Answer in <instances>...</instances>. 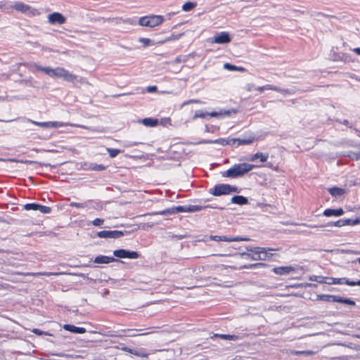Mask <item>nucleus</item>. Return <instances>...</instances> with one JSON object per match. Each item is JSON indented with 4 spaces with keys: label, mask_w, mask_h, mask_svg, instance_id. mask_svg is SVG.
Segmentation results:
<instances>
[{
    "label": "nucleus",
    "mask_w": 360,
    "mask_h": 360,
    "mask_svg": "<svg viewBox=\"0 0 360 360\" xmlns=\"http://www.w3.org/2000/svg\"><path fill=\"white\" fill-rule=\"evenodd\" d=\"M350 77L352 78V79H355L356 80H358V79H359V77L356 75H352L350 76Z\"/></svg>",
    "instance_id": "obj_60"
},
{
    "label": "nucleus",
    "mask_w": 360,
    "mask_h": 360,
    "mask_svg": "<svg viewBox=\"0 0 360 360\" xmlns=\"http://www.w3.org/2000/svg\"><path fill=\"white\" fill-rule=\"evenodd\" d=\"M141 123H142L146 127H155L158 125V120L157 119L147 117V118L143 119L141 121Z\"/></svg>",
    "instance_id": "obj_26"
},
{
    "label": "nucleus",
    "mask_w": 360,
    "mask_h": 360,
    "mask_svg": "<svg viewBox=\"0 0 360 360\" xmlns=\"http://www.w3.org/2000/svg\"><path fill=\"white\" fill-rule=\"evenodd\" d=\"M139 144V143H138V142H130V141H128V142H126L124 143V146L125 147H132V146H137Z\"/></svg>",
    "instance_id": "obj_50"
},
{
    "label": "nucleus",
    "mask_w": 360,
    "mask_h": 360,
    "mask_svg": "<svg viewBox=\"0 0 360 360\" xmlns=\"http://www.w3.org/2000/svg\"><path fill=\"white\" fill-rule=\"evenodd\" d=\"M150 19V27H155L156 26H158L161 25L165 19L162 15H149Z\"/></svg>",
    "instance_id": "obj_18"
},
{
    "label": "nucleus",
    "mask_w": 360,
    "mask_h": 360,
    "mask_svg": "<svg viewBox=\"0 0 360 360\" xmlns=\"http://www.w3.org/2000/svg\"><path fill=\"white\" fill-rule=\"evenodd\" d=\"M28 121L37 126H39L41 127H46V128L60 127L64 126V124L62 122H39L32 121L30 120H28Z\"/></svg>",
    "instance_id": "obj_16"
},
{
    "label": "nucleus",
    "mask_w": 360,
    "mask_h": 360,
    "mask_svg": "<svg viewBox=\"0 0 360 360\" xmlns=\"http://www.w3.org/2000/svg\"><path fill=\"white\" fill-rule=\"evenodd\" d=\"M190 103H203V102L201 101L200 100L191 99V100H188V101H185L184 103V105H188Z\"/></svg>",
    "instance_id": "obj_44"
},
{
    "label": "nucleus",
    "mask_w": 360,
    "mask_h": 360,
    "mask_svg": "<svg viewBox=\"0 0 360 360\" xmlns=\"http://www.w3.org/2000/svg\"><path fill=\"white\" fill-rule=\"evenodd\" d=\"M269 158V154L268 153H262L260 152H257L255 154H254L249 160L250 161H255L257 159H259L261 162H265L267 161Z\"/></svg>",
    "instance_id": "obj_21"
},
{
    "label": "nucleus",
    "mask_w": 360,
    "mask_h": 360,
    "mask_svg": "<svg viewBox=\"0 0 360 360\" xmlns=\"http://www.w3.org/2000/svg\"><path fill=\"white\" fill-rule=\"evenodd\" d=\"M4 288V286L3 284L0 283V289Z\"/></svg>",
    "instance_id": "obj_63"
},
{
    "label": "nucleus",
    "mask_w": 360,
    "mask_h": 360,
    "mask_svg": "<svg viewBox=\"0 0 360 360\" xmlns=\"http://www.w3.org/2000/svg\"><path fill=\"white\" fill-rule=\"evenodd\" d=\"M134 355H136L138 356H141V357H147L148 356V354H146V352H144L142 350H140V351L135 350V352H134Z\"/></svg>",
    "instance_id": "obj_42"
},
{
    "label": "nucleus",
    "mask_w": 360,
    "mask_h": 360,
    "mask_svg": "<svg viewBox=\"0 0 360 360\" xmlns=\"http://www.w3.org/2000/svg\"><path fill=\"white\" fill-rule=\"evenodd\" d=\"M105 169V167H104L102 165H95L94 166H91V169L96 170V171L104 170Z\"/></svg>",
    "instance_id": "obj_46"
},
{
    "label": "nucleus",
    "mask_w": 360,
    "mask_h": 360,
    "mask_svg": "<svg viewBox=\"0 0 360 360\" xmlns=\"http://www.w3.org/2000/svg\"><path fill=\"white\" fill-rule=\"evenodd\" d=\"M115 257L118 258L137 259L139 255L137 252L129 251L124 249L116 250L113 252Z\"/></svg>",
    "instance_id": "obj_7"
},
{
    "label": "nucleus",
    "mask_w": 360,
    "mask_h": 360,
    "mask_svg": "<svg viewBox=\"0 0 360 360\" xmlns=\"http://www.w3.org/2000/svg\"><path fill=\"white\" fill-rule=\"evenodd\" d=\"M210 239L214 241H226V242H233V241H248L249 238H241V237H227L224 236H211Z\"/></svg>",
    "instance_id": "obj_13"
},
{
    "label": "nucleus",
    "mask_w": 360,
    "mask_h": 360,
    "mask_svg": "<svg viewBox=\"0 0 360 360\" xmlns=\"http://www.w3.org/2000/svg\"><path fill=\"white\" fill-rule=\"evenodd\" d=\"M255 89H256L255 85L252 83L248 84L245 86V89L249 92L252 91L253 90H255Z\"/></svg>",
    "instance_id": "obj_45"
},
{
    "label": "nucleus",
    "mask_w": 360,
    "mask_h": 360,
    "mask_svg": "<svg viewBox=\"0 0 360 360\" xmlns=\"http://www.w3.org/2000/svg\"><path fill=\"white\" fill-rule=\"evenodd\" d=\"M295 271V268L291 266H279L274 269V272L278 275H286Z\"/></svg>",
    "instance_id": "obj_17"
},
{
    "label": "nucleus",
    "mask_w": 360,
    "mask_h": 360,
    "mask_svg": "<svg viewBox=\"0 0 360 360\" xmlns=\"http://www.w3.org/2000/svg\"><path fill=\"white\" fill-rule=\"evenodd\" d=\"M209 192L214 196H219L221 195H228L231 193H237L238 188L226 184H219L215 185Z\"/></svg>",
    "instance_id": "obj_4"
},
{
    "label": "nucleus",
    "mask_w": 360,
    "mask_h": 360,
    "mask_svg": "<svg viewBox=\"0 0 360 360\" xmlns=\"http://www.w3.org/2000/svg\"><path fill=\"white\" fill-rule=\"evenodd\" d=\"M127 231H101L96 232L95 236L101 238H119L124 236Z\"/></svg>",
    "instance_id": "obj_6"
},
{
    "label": "nucleus",
    "mask_w": 360,
    "mask_h": 360,
    "mask_svg": "<svg viewBox=\"0 0 360 360\" xmlns=\"http://www.w3.org/2000/svg\"><path fill=\"white\" fill-rule=\"evenodd\" d=\"M224 69L228 70L238 71V72H243L246 70L245 68L243 67L236 66V65H231L229 63H224Z\"/></svg>",
    "instance_id": "obj_28"
},
{
    "label": "nucleus",
    "mask_w": 360,
    "mask_h": 360,
    "mask_svg": "<svg viewBox=\"0 0 360 360\" xmlns=\"http://www.w3.org/2000/svg\"><path fill=\"white\" fill-rule=\"evenodd\" d=\"M48 20L51 25H63L66 22V18L61 13L55 12L48 15Z\"/></svg>",
    "instance_id": "obj_12"
},
{
    "label": "nucleus",
    "mask_w": 360,
    "mask_h": 360,
    "mask_svg": "<svg viewBox=\"0 0 360 360\" xmlns=\"http://www.w3.org/2000/svg\"><path fill=\"white\" fill-rule=\"evenodd\" d=\"M171 120L169 118H165L161 120V124L166 126L170 124Z\"/></svg>",
    "instance_id": "obj_51"
},
{
    "label": "nucleus",
    "mask_w": 360,
    "mask_h": 360,
    "mask_svg": "<svg viewBox=\"0 0 360 360\" xmlns=\"http://www.w3.org/2000/svg\"><path fill=\"white\" fill-rule=\"evenodd\" d=\"M231 201L232 203L237 205H245L248 203V198L242 195H235L232 197Z\"/></svg>",
    "instance_id": "obj_24"
},
{
    "label": "nucleus",
    "mask_w": 360,
    "mask_h": 360,
    "mask_svg": "<svg viewBox=\"0 0 360 360\" xmlns=\"http://www.w3.org/2000/svg\"><path fill=\"white\" fill-rule=\"evenodd\" d=\"M342 301H343V298H342V297H339V296H335V295H334V300H333V302H340V303H342Z\"/></svg>",
    "instance_id": "obj_54"
},
{
    "label": "nucleus",
    "mask_w": 360,
    "mask_h": 360,
    "mask_svg": "<svg viewBox=\"0 0 360 360\" xmlns=\"http://www.w3.org/2000/svg\"><path fill=\"white\" fill-rule=\"evenodd\" d=\"M349 157L352 159H354V160H359V159H360V151L358 152V153H352V154L349 155Z\"/></svg>",
    "instance_id": "obj_47"
},
{
    "label": "nucleus",
    "mask_w": 360,
    "mask_h": 360,
    "mask_svg": "<svg viewBox=\"0 0 360 360\" xmlns=\"http://www.w3.org/2000/svg\"><path fill=\"white\" fill-rule=\"evenodd\" d=\"M115 261H116V259L114 257L108 256H98L94 259V262L97 264H109Z\"/></svg>",
    "instance_id": "obj_22"
},
{
    "label": "nucleus",
    "mask_w": 360,
    "mask_h": 360,
    "mask_svg": "<svg viewBox=\"0 0 360 360\" xmlns=\"http://www.w3.org/2000/svg\"><path fill=\"white\" fill-rule=\"evenodd\" d=\"M256 166L248 163L236 164L228 170L225 171L222 176L229 178H238L248 173Z\"/></svg>",
    "instance_id": "obj_2"
},
{
    "label": "nucleus",
    "mask_w": 360,
    "mask_h": 360,
    "mask_svg": "<svg viewBox=\"0 0 360 360\" xmlns=\"http://www.w3.org/2000/svg\"><path fill=\"white\" fill-rule=\"evenodd\" d=\"M247 250L252 252V254L243 253V255L250 257L253 260H266L272 255L271 254L268 253L267 250L264 248H247Z\"/></svg>",
    "instance_id": "obj_5"
},
{
    "label": "nucleus",
    "mask_w": 360,
    "mask_h": 360,
    "mask_svg": "<svg viewBox=\"0 0 360 360\" xmlns=\"http://www.w3.org/2000/svg\"><path fill=\"white\" fill-rule=\"evenodd\" d=\"M303 226H307V227H310V228H314V227H318L316 225H307L305 224H302Z\"/></svg>",
    "instance_id": "obj_58"
},
{
    "label": "nucleus",
    "mask_w": 360,
    "mask_h": 360,
    "mask_svg": "<svg viewBox=\"0 0 360 360\" xmlns=\"http://www.w3.org/2000/svg\"><path fill=\"white\" fill-rule=\"evenodd\" d=\"M64 329L74 333H83L85 332V329L80 327H77L73 325L66 324L64 326Z\"/></svg>",
    "instance_id": "obj_25"
},
{
    "label": "nucleus",
    "mask_w": 360,
    "mask_h": 360,
    "mask_svg": "<svg viewBox=\"0 0 360 360\" xmlns=\"http://www.w3.org/2000/svg\"><path fill=\"white\" fill-rule=\"evenodd\" d=\"M344 214V211L342 208L339 209H326L323 212V215L326 217H330V216H341Z\"/></svg>",
    "instance_id": "obj_19"
},
{
    "label": "nucleus",
    "mask_w": 360,
    "mask_h": 360,
    "mask_svg": "<svg viewBox=\"0 0 360 360\" xmlns=\"http://www.w3.org/2000/svg\"><path fill=\"white\" fill-rule=\"evenodd\" d=\"M203 209V207L199 205H187V212H195L200 211Z\"/></svg>",
    "instance_id": "obj_35"
},
{
    "label": "nucleus",
    "mask_w": 360,
    "mask_h": 360,
    "mask_svg": "<svg viewBox=\"0 0 360 360\" xmlns=\"http://www.w3.org/2000/svg\"><path fill=\"white\" fill-rule=\"evenodd\" d=\"M179 212H187V205H179L176 207H173L158 212L159 214L166 215L167 214H176Z\"/></svg>",
    "instance_id": "obj_14"
},
{
    "label": "nucleus",
    "mask_w": 360,
    "mask_h": 360,
    "mask_svg": "<svg viewBox=\"0 0 360 360\" xmlns=\"http://www.w3.org/2000/svg\"><path fill=\"white\" fill-rule=\"evenodd\" d=\"M139 24L143 27H150L149 15L140 18L139 20Z\"/></svg>",
    "instance_id": "obj_33"
},
{
    "label": "nucleus",
    "mask_w": 360,
    "mask_h": 360,
    "mask_svg": "<svg viewBox=\"0 0 360 360\" xmlns=\"http://www.w3.org/2000/svg\"><path fill=\"white\" fill-rule=\"evenodd\" d=\"M32 72L35 70L41 71L51 77L63 78L68 82H73L76 79V76L66 70L63 68L58 67L51 68L50 67H42L36 63L30 65Z\"/></svg>",
    "instance_id": "obj_1"
},
{
    "label": "nucleus",
    "mask_w": 360,
    "mask_h": 360,
    "mask_svg": "<svg viewBox=\"0 0 360 360\" xmlns=\"http://www.w3.org/2000/svg\"><path fill=\"white\" fill-rule=\"evenodd\" d=\"M352 51L358 55H360V48H354Z\"/></svg>",
    "instance_id": "obj_55"
},
{
    "label": "nucleus",
    "mask_w": 360,
    "mask_h": 360,
    "mask_svg": "<svg viewBox=\"0 0 360 360\" xmlns=\"http://www.w3.org/2000/svg\"><path fill=\"white\" fill-rule=\"evenodd\" d=\"M293 354L295 355H305V356H311L316 354V352L312 350H304V351H295Z\"/></svg>",
    "instance_id": "obj_36"
},
{
    "label": "nucleus",
    "mask_w": 360,
    "mask_h": 360,
    "mask_svg": "<svg viewBox=\"0 0 360 360\" xmlns=\"http://www.w3.org/2000/svg\"><path fill=\"white\" fill-rule=\"evenodd\" d=\"M307 285L309 286V287H315L316 286V285L312 284V283H308Z\"/></svg>",
    "instance_id": "obj_62"
},
{
    "label": "nucleus",
    "mask_w": 360,
    "mask_h": 360,
    "mask_svg": "<svg viewBox=\"0 0 360 360\" xmlns=\"http://www.w3.org/2000/svg\"><path fill=\"white\" fill-rule=\"evenodd\" d=\"M231 40V39L228 32H221L214 35V38L211 40V42L219 44H229Z\"/></svg>",
    "instance_id": "obj_8"
},
{
    "label": "nucleus",
    "mask_w": 360,
    "mask_h": 360,
    "mask_svg": "<svg viewBox=\"0 0 360 360\" xmlns=\"http://www.w3.org/2000/svg\"><path fill=\"white\" fill-rule=\"evenodd\" d=\"M214 337L220 338L223 340L236 341L240 339L239 336L234 335L214 334Z\"/></svg>",
    "instance_id": "obj_30"
},
{
    "label": "nucleus",
    "mask_w": 360,
    "mask_h": 360,
    "mask_svg": "<svg viewBox=\"0 0 360 360\" xmlns=\"http://www.w3.org/2000/svg\"><path fill=\"white\" fill-rule=\"evenodd\" d=\"M157 86H150L147 88V91L149 93H153L156 91Z\"/></svg>",
    "instance_id": "obj_53"
},
{
    "label": "nucleus",
    "mask_w": 360,
    "mask_h": 360,
    "mask_svg": "<svg viewBox=\"0 0 360 360\" xmlns=\"http://www.w3.org/2000/svg\"><path fill=\"white\" fill-rule=\"evenodd\" d=\"M335 284H340V285L347 284L350 286L360 285V280H359L356 282H354V281H350L349 279H347L345 278H335Z\"/></svg>",
    "instance_id": "obj_23"
},
{
    "label": "nucleus",
    "mask_w": 360,
    "mask_h": 360,
    "mask_svg": "<svg viewBox=\"0 0 360 360\" xmlns=\"http://www.w3.org/2000/svg\"><path fill=\"white\" fill-rule=\"evenodd\" d=\"M71 207H75L77 208H85L87 207L88 205L86 202H72L70 203Z\"/></svg>",
    "instance_id": "obj_39"
},
{
    "label": "nucleus",
    "mask_w": 360,
    "mask_h": 360,
    "mask_svg": "<svg viewBox=\"0 0 360 360\" xmlns=\"http://www.w3.org/2000/svg\"><path fill=\"white\" fill-rule=\"evenodd\" d=\"M255 90L259 91V93H263L265 90H272L275 91L280 92L283 95L290 94L291 91L289 89H282L276 86H274L271 84H266L262 86L256 87Z\"/></svg>",
    "instance_id": "obj_10"
},
{
    "label": "nucleus",
    "mask_w": 360,
    "mask_h": 360,
    "mask_svg": "<svg viewBox=\"0 0 360 360\" xmlns=\"http://www.w3.org/2000/svg\"><path fill=\"white\" fill-rule=\"evenodd\" d=\"M323 283H326V284H329V285L335 284V278H332V277H325Z\"/></svg>",
    "instance_id": "obj_41"
},
{
    "label": "nucleus",
    "mask_w": 360,
    "mask_h": 360,
    "mask_svg": "<svg viewBox=\"0 0 360 360\" xmlns=\"http://www.w3.org/2000/svg\"><path fill=\"white\" fill-rule=\"evenodd\" d=\"M360 223V219H356L354 220L353 222H351L350 221V225H356V224H358Z\"/></svg>",
    "instance_id": "obj_56"
},
{
    "label": "nucleus",
    "mask_w": 360,
    "mask_h": 360,
    "mask_svg": "<svg viewBox=\"0 0 360 360\" xmlns=\"http://www.w3.org/2000/svg\"><path fill=\"white\" fill-rule=\"evenodd\" d=\"M318 300L328 302H333L334 295H318Z\"/></svg>",
    "instance_id": "obj_34"
},
{
    "label": "nucleus",
    "mask_w": 360,
    "mask_h": 360,
    "mask_svg": "<svg viewBox=\"0 0 360 360\" xmlns=\"http://www.w3.org/2000/svg\"><path fill=\"white\" fill-rule=\"evenodd\" d=\"M342 303L349 304V305L355 304V302L353 300H352L350 299H347V298H343Z\"/></svg>",
    "instance_id": "obj_49"
},
{
    "label": "nucleus",
    "mask_w": 360,
    "mask_h": 360,
    "mask_svg": "<svg viewBox=\"0 0 360 360\" xmlns=\"http://www.w3.org/2000/svg\"><path fill=\"white\" fill-rule=\"evenodd\" d=\"M233 140H235V143H237L238 145H248L254 141L255 138L250 137L248 139H233Z\"/></svg>",
    "instance_id": "obj_31"
},
{
    "label": "nucleus",
    "mask_w": 360,
    "mask_h": 360,
    "mask_svg": "<svg viewBox=\"0 0 360 360\" xmlns=\"http://www.w3.org/2000/svg\"><path fill=\"white\" fill-rule=\"evenodd\" d=\"M328 192L333 196H340L345 193V190L338 187H333L328 189Z\"/></svg>",
    "instance_id": "obj_29"
},
{
    "label": "nucleus",
    "mask_w": 360,
    "mask_h": 360,
    "mask_svg": "<svg viewBox=\"0 0 360 360\" xmlns=\"http://www.w3.org/2000/svg\"><path fill=\"white\" fill-rule=\"evenodd\" d=\"M10 8L24 13L29 17H34L40 14V12L37 9L21 1L13 2L10 5Z\"/></svg>",
    "instance_id": "obj_3"
},
{
    "label": "nucleus",
    "mask_w": 360,
    "mask_h": 360,
    "mask_svg": "<svg viewBox=\"0 0 360 360\" xmlns=\"http://www.w3.org/2000/svg\"><path fill=\"white\" fill-rule=\"evenodd\" d=\"M139 41L143 44L144 46H148L150 44L151 40L148 38H139Z\"/></svg>",
    "instance_id": "obj_40"
},
{
    "label": "nucleus",
    "mask_w": 360,
    "mask_h": 360,
    "mask_svg": "<svg viewBox=\"0 0 360 360\" xmlns=\"http://www.w3.org/2000/svg\"><path fill=\"white\" fill-rule=\"evenodd\" d=\"M262 265H264V264L262 263H257V264H252L250 266L252 267V266H262Z\"/></svg>",
    "instance_id": "obj_59"
},
{
    "label": "nucleus",
    "mask_w": 360,
    "mask_h": 360,
    "mask_svg": "<svg viewBox=\"0 0 360 360\" xmlns=\"http://www.w3.org/2000/svg\"><path fill=\"white\" fill-rule=\"evenodd\" d=\"M210 143H219L221 146L233 145L235 144V140L233 139H218L214 141H210Z\"/></svg>",
    "instance_id": "obj_27"
},
{
    "label": "nucleus",
    "mask_w": 360,
    "mask_h": 360,
    "mask_svg": "<svg viewBox=\"0 0 360 360\" xmlns=\"http://www.w3.org/2000/svg\"><path fill=\"white\" fill-rule=\"evenodd\" d=\"M230 111L229 110H221L220 112H202L200 110H198L195 112V115L193 116V119L196 118H206L207 116L210 117H218L221 115H229Z\"/></svg>",
    "instance_id": "obj_11"
},
{
    "label": "nucleus",
    "mask_w": 360,
    "mask_h": 360,
    "mask_svg": "<svg viewBox=\"0 0 360 360\" xmlns=\"http://www.w3.org/2000/svg\"><path fill=\"white\" fill-rule=\"evenodd\" d=\"M345 225H350V219H339L335 222L328 223L326 225L320 226V227H327V226H338L341 227Z\"/></svg>",
    "instance_id": "obj_20"
},
{
    "label": "nucleus",
    "mask_w": 360,
    "mask_h": 360,
    "mask_svg": "<svg viewBox=\"0 0 360 360\" xmlns=\"http://www.w3.org/2000/svg\"><path fill=\"white\" fill-rule=\"evenodd\" d=\"M12 274L15 275H21V276H58L60 275V273H56V272H20V271H15L13 272Z\"/></svg>",
    "instance_id": "obj_15"
},
{
    "label": "nucleus",
    "mask_w": 360,
    "mask_h": 360,
    "mask_svg": "<svg viewBox=\"0 0 360 360\" xmlns=\"http://www.w3.org/2000/svg\"><path fill=\"white\" fill-rule=\"evenodd\" d=\"M324 278L325 277L324 276H315V275H313V276H310L309 279L311 281H316V282H318L319 283H324Z\"/></svg>",
    "instance_id": "obj_38"
},
{
    "label": "nucleus",
    "mask_w": 360,
    "mask_h": 360,
    "mask_svg": "<svg viewBox=\"0 0 360 360\" xmlns=\"http://www.w3.org/2000/svg\"><path fill=\"white\" fill-rule=\"evenodd\" d=\"M24 209L25 210L39 211L40 212L44 214H49L51 211L50 207L41 205L37 203H27L24 205Z\"/></svg>",
    "instance_id": "obj_9"
},
{
    "label": "nucleus",
    "mask_w": 360,
    "mask_h": 360,
    "mask_svg": "<svg viewBox=\"0 0 360 360\" xmlns=\"http://www.w3.org/2000/svg\"><path fill=\"white\" fill-rule=\"evenodd\" d=\"M130 94H132L131 93L121 94L114 95L113 97H119V96H124V95H130Z\"/></svg>",
    "instance_id": "obj_57"
},
{
    "label": "nucleus",
    "mask_w": 360,
    "mask_h": 360,
    "mask_svg": "<svg viewBox=\"0 0 360 360\" xmlns=\"http://www.w3.org/2000/svg\"><path fill=\"white\" fill-rule=\"evenodd\" d=\"M121 349L123 350V351L127 352H129L130 354H134V352H135V349H132L129 348L127 347H123L121 348Z\"/></svg>",
    "instance_id": "obj_52"
},
{
    "label": "nucleus",
    "mask_w": 360,
    "mask_h": 360,
    "mask_svg": "<svg viewBox=\"0 0 360 360\" xmlns=\"http://www.w3.org/2000/svg\"><path fill=\"white\" fill-rule=\"evenodd\" d=\"M104 222V220L103 219H94L93 221H92V224L94 225V226H101Z\"/></svg>",
    "instance_id": "obj_43"
},
{
    "label": "nucleus",
    "mask_w": 360,
    "mask_h": 360,
    "mask_svg": "<svg viewBox=\"0 0 360 360\" xmlns=\"http://www.w3.org/2000/svg\"><path fill=\"white\" fill-rule=\"evenodd\" d=\"M196 3L188 1L182 6V10L185 12H188L193 10L196 6Z\"/></svg>",
    "instance_id": "obj_32"
},
{
    "label": "nucleus",
    "mask_w": 360,
    "mask_h": 360,
    "mask_svg": "<svg viewBox=\"0 0 360 360\" xmlns=\"http://www.w3.org/2000/svg\"><path fill=\"white\" fill-rule=\"evenodd\" d=\"M356 261L360 264V257L357 258Z\"/></svg>",
    "instance_id": "obj_64"
},
{
    "label": "nucleus",
    "mask_w": 360,
    "mask_h": 360,
    "mask_svg": "<svg viewBox=\"0 0 360 360\" xmlns=\"http://www.w3.org/2000/svg\"><path fill=\"white\" fill-rule=\"evenodd\" d=\"M32 332L37 335H46L47 333H46L44 331H41L38 328H34Z\"/></svg>",
    "instance_id": "obj_48"
},
{
    "label": "nucleus",
    "mask_w": 360,
    "mask_h": 360,
    "mask_svg": "<svg viewBox=\"0 0 360 360\" xmlns=\"http://www.w3.org/2000/svg\"><path fill=\"white\" fill-rule=\"evenodd\" d=\"M107 151L108 152V154H109L110 158H115L118 154H120V153L123 152V151H122V150H120L119 149H115V148H107Z\"/></svg>",
    "instance_id": "obj_37"
},
{
    "label": "nucleus",
    "mask_w": 360,
    "mask_h": 360,
    "mask_svg": "<svg viewBox=\"0 0 360 360\" xmlns=\"http://www.w3.org/2000/svg\"><path fill=\"white\" fill-rule=\"evenodd\" d=\"M175 62H176V63H180V62H181V58H180L179 57H178V58H176L175 59Z\"/></svg>",
    "instance_id": "obj_61"
}]
</instances>
